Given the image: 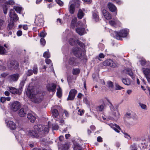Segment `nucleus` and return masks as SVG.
Returning a JSON list of instances; mask_svg holds the SVG:
<instances>
[{"label": "nucleus", "instance_id": "nucleus-14", "mask_svg": "<svg viewBox=\"0 0 150 150\" xmlns=\"http://www.w3.org/2000/svg\"><path fill=\"white\" fill-rule=\"evenodd\" d=\"M7 127L11 130H15L16 128V125L15 123L12 121H9L7 123Z\"/></svg>", "mask_w": 150, "mask_h": 150}, {"label": "nucleus", "instance_id": "nucleus-45", "mask_svg": "<svg viewBox=\"0 0 150 150\" xmlns=\"http://www.w3.org/2000/svg\"><path fill=\"white\" fill-rule=\"evenodd\" d=\"M56 2L60 6H63L64 4L63 2L61 0H55Z\"/></svg>", "mask_w": 150, "mask_h": 150}, {"label": "nucleus", "instance_id": "nucleus-64", "mask_svg": "<svg viewBox=\"0 0 150 150\" xmlns=\"http://www.w3.org/2000/svg\"><path fill=\"white\" fill-rule=\"evenodd\" d=\"M97 140L99 142H102V138L99 136L97 137Z\"/></svg>", "mask_w": 150, "mask_h": 150}, {"label": "nucleus", "instance_id": "nucleus-47", "mask_svg": "<svg viewBox=\"0 0 150 150\" xmlns=\"http://www.w3.org/2000/svg\"><path fill=\"white\" fill-rule=\"evenodd\" d=\"M7 4H9L11 5H12L15 4V2L13 0H9L8 2H6Z\"/></svg>", "mask_w": 150, "mask_h": 150}, {"label": "nucleus", "instance_id": "nucleus-34", "mask_svg": "<svg viewBox=\"0 0 150 150\" xmlns=\"http://www.w3.org/2000/svg\"><path fill=\"white\" fill-rule=\"evenodd\" d=\"M13 8L18 13H20L21 11L22 7H21L14 6Z\"/></svg>", "mask_w": 150, "mask_h": 150}, {"label": "nucleus", "instance_id": "nucleus-27", "mask_svg": "<svg viewBox=\"0 0 150 150\" xmlns=\"http://www.w3.org/2000/svg\"><path fill=\"white\" fill-rule=\"evenodd\" d=\"M57 95L59 98H61L62 96V90L61 88L59 86L57 88Z\"/></svg>", "mask_w": 150, "mask_h": 150}, {"label": "nucleus", "instance_id": "nucleus-41", "mask_svg": "<svg viewBox=\"0 0 150 150\" xmlns=\"http://www.w3.org/2000/svg\"><path fill=\"white\" fill-rule=\"evenodd\" d=\"M110 67H115L117 66L116 64L112 60L110 59V63L109 64V65Z\"/></svg>", "mask_w": 150, "mask_h": 150}, {"label": "nucleus", "instance_id": "nucleus-40", "mask_svg": "<svg viewBox=\"0 0 150 150\" xmlns=\"http://www.w3.org/2000/svg\"><path fill=\"white\" fill-rule=\"evenodd\" d=\"M110 59L105 60L103 62V64L104 66H107L109 65Z\"/></svg>", "mask_w": 150, "mask_h": 150}, {"label": "nucleus", "instance_id": "nucleus-33", "mask_svg": "<svg viewBox=\"0 0 150 150\" xmlns=\"http://www.w3.org/2000/svg\"><path fill=\"white\" fill-rule=\"evenodd\" d=\"M122 81L124 84L127 85H129L130 84L129 80L128 79H122Z\"/></svg>", "mask_w": 150, "mask_h": 150}, {"label": "nucleus", "instance_id": "nucleus-44", "mask_svg": "<svg viewBox=\"0 0 150 150\" xmlns=\"http://www.w3.org/2000/svg\"><path fill=\"white\" fill-rule=\"evenodd\" d=\"M104 104H102L99 106L98 108V110L100 111H102L104 108Z\"/></svg>", "mask_w": 150, "mask_h": 150}, {"label": "nucleus", "instance_id": "nucleus-22", "mask_svg": "<svg viewBox=\"0 0 150 150\" xmlns=\"http://www.w3.org/2000/svg\"><path fill=\"white\" fill-rule=\"evenodd\" d=\"M7 53V51L4 47L0 44V55H5Z\"/></svg>", "mask_w": 150, "mask_h": 150}, {"label": "nucleus", "instance_id": "nucleus-24", "mask_svg": "<svg viewBox=\"0 0 150 150\" xmlns=\"http://www.w3.org/2000/svg\"><path fill=\"white\" fill-rule=\"evenodd\" d=\"M84 13L82 10L81 9L79 8L78 10L77 13V17L79 19H81L83 18L84 15Z\"/></svg>", "mask_w": 150, "mask_h": 150}, {"label": "nucleus", "instance_id": "nucleus-16", "mask_svg": "<svg viewBox=\"0 0 150 150\" xmlns=\"http://www.w3.org/2000/svg\"><path fill=\"white\" fill-rule=\"evenodd\" d=\"M19 76V74L16 73L9 75V77L10 80L13 81H16L18 80Z\"/></svg>", "mask_w": 150, "mask_h": 150}, {"label": "nucleus", "instance_id": "nucleus-52", "mask_svg": "<svg viewBox=\"0 0 150 150\" xmlns=\"http://www.w3.org/2000/svg\"><path fill=\"white\" fill-rule=\"evenodd\" d=\"M33 71L31 70H28L27 73V76H30L32 75L33 73Z\"/></svg>", "mask_w": 150, "mask_h": 150}, {"label": "nucleus", "instance_id": "nucleus-53", "mask_svg": "<svg viewBox=\"0 0 150 150\" xmlns=\"http://www.w3.org/2000/svg\"><path fill=\"white\" fill-rule=\"evenodd\" d=\"M3 12L4 14H6L8 10L7 7L6 6H5L3 7Z\"/></svg>", "mask_w": 150, "mask_h": 150}, {"label": "nucleus", "instance_id": "nucleus-57", "mask_svg": "<svg viewBox=\"0 0 150 150\" xmlns=\"http://www.w3.org/2000/svg\"><path fill=\"white\" fill-rule=\"evenodd\" d=\"M45 63L47 64H50L51 63H52L51 60L50 59H45Z\"/></svg>", "mask_w": 150, "mask_h": 150}, {"label": "nucleus", "instance_id": "nucleus-2", "mask_svg": "<svg viewBox=\"0 0 150 150\" xmlns=\"http://www.w3.org/2000/svg\"><path fill=\"white\" fill-rule=\"evenodd\" d=\"M18 62L15 60H10L8 61L7 63L8 68L11 71L18 69L19 68Z\"/></svg>", "mask_w": 150, "mask_h": 150}, {"label": "nucleus", "instance_id": "nucleus-61", "mask_svg": "<svg viewBox=\"0 0 150 150\" xmlns=\"http://www.w3.org/2000/svg\"><path fill=\"white\" fill-rule=\"evenodd\" d=\"M76 150H82V148L79 145H76Z\"/></svg>", "mask_w": 150, "mask_h": 150}, {"label": "nucleus", "instance_id": "nucleus-11", "mask_svg": "<svg viewBox=\"0 0 150 150\" xmlns=\"http://www.w3.org/2000/svg\"><path fill=\"white\" fill-rule=\"evenodd\" d=\"M69 4H70L69 8V12L72 14L75 11V0H71L69 2Z\"/></svg>", "mask_w": 150, "mask_h": 150}, {"label": "nucleus", "instance_id": "nucleus-58", "mask_svg": "<svg viewBox=\"0 0 150 150\" xmlns=\"http://www.w3.org/2000/svg\"><path fill=\"white\" fill-rule=\"evenodd\" d=\"M84 112L83 110H78V114L80 115H82L83 114Z\"/></svg>", "mask_w": 150, "mask_h": 150}, {"label": "nucleus", "instance_id": "nucleus-8", "mask_svg": "<svg viewBox=\"0 0 150 150\" xmlns=\"http://www.w3.org/2000/svg\"><path fill=\"white\" fill-rule=\"evenodd\" d=\"M9 17L11 21H16L18 19V17L17 14L15 13L14 10L11 9L10 10L9 13Z\"/></svg>", "mask_w": 150, "mask_h": 150}, {"label": "nucleus", "instance_id": "nucleus-25", "mask_svg": "<svg viewBox=\"0 0 150 150\" xmlns=\"http://www.w3.org/2000/svg\"><path fill=\"white\" fill-rule=\"evenodd\" d=\"M112 113L114 117V119H117L120 117V114L117 110H116V111L112 112Z\"/></svg>", "mask_w": 150, "mask_h": 150}, {"label": "nucleus", "instance_id": "nucleus-56", "mask_svg": "<svg viewBox=\"0 0 150 150\" xmlns=\"http://www.w3.org/2000/svg\"><path fill=\"white\" fill-rule=\"evenodd\" d=\"M22 34V31L21 30H19L17 32V35L18 36H20Z\"/></svg>", "mask_w": 150, "mask_h": 150}, {"label": "nucleus", "instance_id": "nucleus-37", "mask_svg": "<svg viewBox=\"0 0 150 150\" xmlns=\"http://www.w3.org/2000/svg\"><path fill=\"white\" fill-rule=\"evenodd\" d=\"M93 18L95 19L96 22L98 21L99 20V17L97 14L96 13H93Z\"/></svg>", "mask_w": 150, "mask_h": 150}, {"label": "nucleus", "instance_id": "nucleus-1", "mask_svg": "<svg viewBox=\"0 0 150 150\" xmlns=\"http://www.w3.org/2000/svg\"><path fill=\"white\" fill-rule=\"evenodd\" d=\"M49 131V127L47 125H35L34 126V130H30L29 131L28 135L32 137H41L45 136Z\"/></svg>", "mask_w": 150, "mask_h": 150}, {"label": "nucleus", "instance_id": "nucleus-39", "mask_svg": "<svg viewBox=\"0 0 150 150\" xmlns=\"http://www.w3.org/2000/svg\"><path fill=\"white\" fill-rule=\"evenodd\" d=\"M75 27V19H73L71 22L70 25V28H71L74 29Z\"/></svg>", "mask_w": 150, "mask_h": 150}, {"label": "nucleus", "instance_id": "nucleus-23", "mask_svg": "<svg viewBox=\"0 0 150 150\" xmlns=\"http://www.w3.org/2000/svg\"><path fill=\"white\" fill-rule=\"evenodd\" d=\"M108 6L110 10L112 12L115 11L116 9V8L115 6L111 3H109L108 4Z\"/></svg>", "mask_w": 150, "mask_h": 150}, {"label": "nucleus", "instance_id": "nucleus-54", "mask_svg": "<svg viewBox=\"0 0 150 150\" xmlns=\"http://www.w3.org/2000/svg\"><path fill=\"white\" fill-rule=\"evenodd\" d=\"M68 148V145L67 144H65L62 146V150H67Z\"/></svg>", "mask_w": 150, "mask_h": 150}, {"label": "nucleus", "instance_id": "nucleus-46", "mask_svg": "<svg viewBox=\"0 0 150 150\" xmlns=\"http://www.w3.org/2000/svg\"><path fill=\"white\" fill-rule=\"evenodd\" d=\"M33 73L36 74L38 72V67L37 65H34L33 67Z\"/></svg>", "mask_w": 150, "mask_h": 150}, {"label": "nucleus", "instance_id": "nucleus-30", "mask_svg": "<svg viewBox=\"0 0 150 150\" xmlns=\"http://www.w3.org/2000/svg\"><path fill=\"white\" fill-rule=\"evenodd\" d=\"M125 72L127 74L130 76H132L133 75V73L131 70L129 69H127L124 70Z\"/></svg>", "mask_w": 150, "mask_h": 150}, {"label": "nucleus", "instance_id": "nucleus-13", "mask_svg": "<svg viewBox=\"0 0 150 150\" xmlns=\"http://www.w3.org/2000/svg\"><path fill=\"white\" fill-rule=\"evenodd\" d=\"M27 117L30 122L34 123L36 119L35 115L31 113H28L27 115Z\"/></svg>", "mask_w": 150, "mask_h": 150}, {"label": "nucleus", "instance_id": "nucleus-6", "mask_svg": "<svg viewBox=\"0 0 150 150\" xmlns=\"http://www.w3.org/2000/svg\"><path fill=\"white\" fill-rule=\"evenodd\" d=\"M114 33L116 35V38L118 40L121 39L122 37H126L128 34L127 30L125 29L121 30L119 33L115 31Z\"/></svg>", "mask_w": 150, "mask_h": 150}, {"label": "nucleus", "instance_id": "nucleus-63", "mask_svg": "<svg viewBox=\"0 0 150 150\" xmlns=\"http://www.w3.org/2000/svg\"><path fill=\"white\" fill-rule=\"evenodd\" d=\"M64 112L65 115V116L68 117L69 116V114L67 111L66 110H64Z\"/></svg>", "mask_w": 150, "mask_h": 150}, {"label": "nucleus", "instance_id": "nucleus-38", "mask_svg": "<svg viewBox=\"0 0 150 150\" xmlns=\"http://www.w3.org/2000/svg\"><path fill=\"white\" fill-rule=\"evenodd\" d=\"M43 57L45 58H49L50 57V54L48 52L46 51L44 53Z\"/></svg>", "mask_w": 150, "mask_h": 150}, {"label": "nucleus", "instance_id": "nucleus-29", "mask_svg": "<svg viewBox=\"0 0 150 150\" xmlns=\"http://www.w3.org/2000/svg\"><path fill=\"white\" fill-rule=\"evenodd\" d=\"M33 91V90L30 89V87H28L26 92V94L29 96H30L32 94Z\"/></svg>", "mask_w": 150, "mask_h": 150}, {"label": "nucleus", "instance_id": "nucleus-43", "mask_svg": "<svg viewBox=\"0 0 150 150\" xmlns=\"http://www.w3.org/2000/svg\"><path fill=\"white\" fill-rule=\"evenodd\" d=\"M101 102L103 103H110V102L109 100L107 98H105L102 99L101 100Z\"/></svg>", "mask_w": 150, "mask_h": 150}, {"label": "nucleus", "instance_id": "nucleus-32", "mask_svg": "<svg viewBox=\"0 0 150 150\" xmlns=\"http://www.w3.org/2000/svg\"><path fill=\"white\" fill-rule=\"evenodd\" d=\"M69 42L70 45L74 46L75 45V40L72 38H70L69 40Z\"/></svg>", "mask_w": 150, "mask_h": 150}, {"label": "nucleus", "instance_id": "nucleus-36", "mask_svg": "<svg viewBox=\"0 0 150 150\" xmlns=\"http://www.w3.org/2000/svg\"><path fill=\"white\" fill-rule=\"evenodd\" d=\"M81 2L80 0H76V8H79L80 7Z\"/></svg>", "mask_w": 150, "mask_h": 150}, {"label": "nucleus", "instance_id": "nucleus-62", "mask_svg": "<svg viewBox=\"0 0 150 150\" xmlns=\"http://www.w3.org/2000/svg\"><path fill=\"white\" fill-rule=\"evenodd\" d=\"M57 23H59V25H61L62 22V21L61 19L58 18L57 19Z\"/></svg>", "mask_w": 150, "mask_h": 150}, {"label": "nucleus", "instance_id": "nucleus-60", "mask_svg": "<svg viewBox=\"0 0 150 150\" xmlns=\"http://www.w3.org/2000/svg\"><path fill=\"white\" fill-rule=\"evenodd\" d=\"M1 102L3 103L6 101V97H2L0 99Z\"/></svg>", "mask_w": 150, "mask_h": 150}, {"label": "nucleus", "instance_id": "nucleus-26", "mask_svg": "<svg viewBox=\"0 0 150 150\" xmlns=\"http://www.w3.org/2000/svg\"><path fill=\"white\" fill-rule=\"evenodd\" d=\"M42 97V96L41 98L37 95L34 98L35 103H41L43 99Z\"/></svg>", "mask_w": 150, "mask_h": 150}, {"label": "nucleus", "instance_id": "nucleus-5", "mask_svg": "<svg viewBox=\"0 0 150 150\" xmlns=\"http://www.w3.org/2000/svg\"><path fill=\"white\" fill-rule=\"evenodd\" d=\"M43 16L42 15H39L35 19L34 23L36 26H40L44 24Z\"/></svg>", "mask_w": 150, "mask_h": 150}, {"label": "nucleus", "instance_id": "nucleus-51", "mask_svg": "<svg viewBox=\"0 0 150 150\" xmlns=\"http://www.w3.org/2000/svg\"><path fill=\"white\" fill-rule=\"evenodd\" d=\"M139 106L143 109L146 110V106L144 104H139Z\"/></svg>", "mask_w": 150, "mask_h": 150}, {"label": "nucleus", "instance_id": "nucleus-3", "mask_svg": "<svg viewBox=\"0 0 150 150\" xmlns=\"http://www.w3.org/2000/svg\"><path fill=\"white\" fill-rule=\"evenodd\" d=\"M24 83L23 82H21L20 84L18 89L12 87H10V92L14 94H18L19 95H20L23 91V87L24 86Z\"/></svg>", "mask_w": 150, "mask_h": 150}, {"label": "nucleus", "instance_id": "nucleus-10", "mask_svg": "<svg viewBox=\"0 0 150 150\" xmlns=\"http://www.w3.org/2000/svg\"><path fill=\"white\" fill-rule=\"evenodd\" d=\"M142 70L148 81L150 83V69L143 68Z\"/></svg>", "mask_w": 150, "mask_h": 150}, {"label": "nucleus", "instance_id": "nucleus-15", "mask_svg": "<svg viewBox=\"0 0 150 150\" xmlns=\"http://www.w3.org/2000/svg\"><path fill=\"white\" fill-rule=\"evenodd\" d=\"M11 108L13 111H16L21 107L20 104H11Z\"/></svg>", "mask_w": 150, "mask_h": 150}, {"label": "nucleus", "instance_id": "nucleus-9", "mask_svg": "<svg viewBox=\"0 0 150 150\" xmlns=\"http://www.w3.org/2000/svg\"><path fill=\"white\" fill-rule=\"evenodd\" d=\"M28 110V106L24 105L23 107L20 109L18 112L19 115L21 117H24L26 114Z\"/></svg>", "mask_w": 150, "mask_h": 150}, {"label": "nucleus", "instance_id": "nucleus-59", "mask_svg": "<svg viewBox=\"0 0 150 150\" xmlns=\"http://www.w3.org/2000/svg\"><path fill=\"white\" fill-rule=\"evenodd\" d=\"M141 64L142 65L144 66L146 64V62L145 60H142L140 61Z\"/></svg>", "mask_w": 150, "mask_h": 150}, {"label": "nucleus", "instance_id": "nucleus-12", "mask_svg": "<svg viewBox=\"0 0 150 150\" xmlns=\"http://www.w3.org/2000/svg\"><path fill=\"white\" fill-rule=\"evenodd\" d=\"M75 96V89H73L70 91L68 97L67 98V100H72L74 99Z\"/></svg>", "mask_w": 150, "mask_h": 150}, {"label": "nucleus", "instance_id": "nucleus-19", "mask_svg": "<svg viewBox=\"0 0 150 150\" xmlns=\"http://www.w3.org/2000/svg\"><path fill=\"white\" fill-rule=\"evenodd\" d=\"M76 30L80 35H82L86 33L85 29L83 28H77L76 29Z\"/></svg>", "mask_w": 150, "mask_h": 150}, {"label": "nucleus", "instance_id": "nucleus-20", "mask_svg": "<svg viewBox=\"0 0 150 150\" xmlns=\"http://www.w3.org/2000/svg\"><path fill=\"white\" fill-rule=\"evenodd\" d=\"M51 85V86H49L47 87V90L49 92L50 91L52 92H54L56 88V85L55 84L53 83H52Z\"/></svg>", "mask_w": 150, "mask_h": 150}, {"label": "nucleus", "instance_id": "nucleus-21", "mask_svg": "<svg viewBox=\"0 0 150 150\" xmlns=\"http://www.w3.org/2000/svg\"><path fill=\"white\" fill-rule=\"evenodd\" d=\"M110 107L112 112L116 111V110H117L118 105L116 104H110Z\"/></svg>", "mask_w": 150, "mask_h": 150}, {"label": "nucleus", "instance_id": "nucleus-42", "mask_svg": "<svg viewBox=\"0 0 150 150\" xmlns=\"http://www.w3.org/2000/svg\"><path fill=\"white\" fill-rule=\"evenodd\" d=\"M40 42L41 44L43 46H44L46 43V41L45 39L43 38H41L40 40Z\"/></svg>", "mask_w": 150, "mask_h": 150}, {"label": "nucleus", "instance_id": "nucleus-50", "mask_svg": "<svg viewBox=\"0 0 150 150\" xmlns=\"http://www.w3.org/2000/svg\"><path fill=\"white\" fill-rule=\"evenodd\" d=\"M125 116L126 118H130L131 117V113L130 112H127L125 114Z\"/></svg>", "mask_w": 150, "mask_h": 150}, {"label": "nucleus", "instance_id": "nucleus-49", "mask_svg": "<svg viewBox=\"0 0 150 150\" xmlns=\"http://www.w3.org/2000/svg\"><path fill=\"white\" fill-rule=\"evenodd\" d=\"M115 89L116 90H122L123 89V87H121L118 84H115Z\"/></svg>", "mask_w": 150, "mask_h": 150}, {"label": "nucleus", "instance_id": "nucleus-17", "mask_svg": "<svg viewBox=\"0 0 150 150\" xmlns=\"http://www.w3.org/2000/svg\"><path fill=\"white\" fill-rule=\"evenodd\" d=\"M102 13L103 15L104 16L105 19L108 20L111 19V15L107 11L105 10H103L102 11Z\"/></svg>", "mask_w": 150, "mask_h": 150}, {"label": "nucleus", "instance_id": "nucleus-55", "mask_svg": "<svg viewBox=\"0 0 150 150\" xmlns=\"http://www.w3.org/2000/svg\"><path fill=\"white\" fill-rule=\"evenodd\" d=\"M76 42L81 47H83V46L84 45L83 43L81 42L80 41H79V40H77L76 41Z\"/></svg>", "mask_w": 150, "mask_h": 150}, {"label": "nucleus", "instance_id": "nucleus-7", "mask_svg": "<svg viewBox=\"0 0 150 150\" xmlns=\"http://www.w3.org/2000/svg\"><path fill=\"white\" fill-rule=\"evenodd\" d=\"M83 49L80 48L76 49V57L80 59H83L85 58Z\"/></svg>", "mask_w": 150, "mask_h": 150}, {"label": "nucleus", "instance_id": "nucleus-31", "mask_svg": "<svg viewBox=\"0 0 150 150\" xmlns=\"http://www.w3.org/2000/svg\"><path fill=\"white\" fill-rule=\"evenodd\" d=\"M52 113L53 115L55 117H57L59 115V113L58 110L56 109H54L52 110Z\"/></svg>", "mask_w": 150, "mask_h": 150}, {"label": "nucleus", "instance_id": "nucleus-48", "mask_svg": "<svg viewBox=\"0 0 150 150\" xmlns=\"http://www.w3.org/2000/svg\"><path fill=\"white\" fill-rule=\"evenodd\" d=\"M107 84L108 87L109 88H112L113 87V83L110 81H108L107 82Z\"/></svg>", "mask_w": 150, "mask_h": 150}, {"label": "nucleus", "instance_id": "nucleus-18", "mask_svg": "<svg viewBox=\"0 0 150 150\" xmlns=\"http://www.w3.org/2000/svg\"><path fill=\"white\" fill-rule=\"evenodd\" d=\"M111 127L114 129L116 132L117 133H119L120 131L119 130H121L120 127L117 125L116 124H113L111 123L109 125Z\"/></svg>", "mask_w": 150, "mask_h": 150}, {"label": "nucleus", "instance_id": "nucleus-28", "mask_svg": "<svg viewBox=\"0 0 150 150\" xmlns=\"http://www.w3.org/2000/svg\"><path fill=\"white\" fill-rule=\"evenodd\" d=\"M14 23L13 22H10L8 24L7 27V30L9 31L10 30H11L13 29L14 28Z\"/></svg>", "mask_w": 150, "mask_h": 150}, {"label": "nucleus", "instance_id": "nucleus-35", "mask_svg": "<svg viewBox=\"0 0 150 150\" xmlns=\"http://www.w3.org/2000/svg\"><path fill=\"white\" fill-rule=\"evenodd\" d=\"M47 35V33L44 30H43L39 34V35L40 37L44 38Z\"/></svg>", "mask_w": 150, "mask_h": 150}, {"label": "nucleus", "instance_id": "nucleus-4", "mask_svg": "<svg viewBox=\"0 0 150 150\" xmlns=\"http://www.w3.org/2000/svg\"><path fill=\"white\" fill-rule=\"evenodd\" d=\"M70 57L68 60L69 65L74 66L75 64V47H74L71 49L70 53Z\"/></svg>", "mask_w": 150, "mask_h": 150}]
</instances>
